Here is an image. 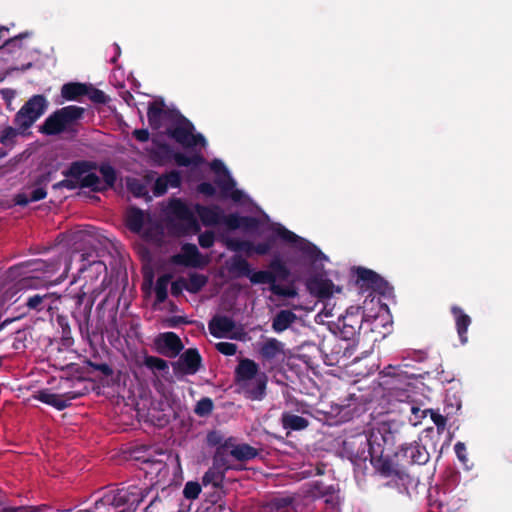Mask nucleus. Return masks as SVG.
<instances>
[{
  "label": "nucleus",
  "instance_id": "obj_1",
  "mask_svg": "<svg viewBox=\"0 0 512 512\" xmlns=\"http://www.w3.org/2000/svg\"><path fill=\"white\" fill-rule=\"evenodd\" d=\"M411 432L409 425L397 420L382 421L372 427L366 437L365 445L368 447L367 455L361 457L364 461L369 459L375 471L385 477L391 478L385 486L406 488L411 484L410 475L404 470L393 465L388 456H384L385 450H391L396 445L402 448Z\"/></svg>",
  "mask_w": 512,
  "mask_h": 512
},
{
  "label": "nucleus",
  "instance_id": "obj_2",
  "mask_svg": "<svg viewBox=\"0 0 512 512\" xmlns=\"http://www.w3.org/2000/svg\"><path fill=\"white\" fill-rule=\"evenodd\" d=\"M85 109L83 107L69 105L57 109L49 115L43 124L39 127V132L54 136L63 133L68 126L74 124L83 117Z\"/></svg>",
  "mask_w": 512,
  "mask_h": 512
},
{
  "label": "nucleus",
  "instance_id": "obj_3",
  "mask_svg": "<svg viewBox=\"0 0 512 512\" xmlns=\"http://www.w3.org/2000/svg\"><path fill=\"white\" fill-rule=\"evenodd\" d=\"M194 129L191 121L179 115L178 119L166 129L165 133L183 148L189 149L198 145L204 147L206 145L205 137L200 133L194 134Z\"/></svg>",
  "mask_w": 512,
  "mask_h": 512
},
{
  "label": "nucleus",
  "instance_id": "obj_4",
  "mask_svg": "<svg viewBox=\"0 0 512 512\" xmlns=\"http://www.w3.org/2000/svg\"><path fill=\"white\" fill-rule=\"evenodd\" d=\"M48 105L44 95H33L15 114L14 124L21 131L29 129L45 113Z\"/></svg>",
  "mask_w": 512,
  "mask_h": 512
},
{
  "label": "nucleus",
  "instance_id": "obj_5",
  "mask_svg": "<svg viewBox=\"0 0 512 512\" xmlns=\"http://www.w3.org/2000/svg\"><path fill=\"white\" fill-rule=\"evenodd\" d=\"M227 269L234 278L247 277L253 285L265 284L272 279L270 271H253L250 263L238 254L233 255L227 262Z\"/></svg>",
  "mask_w": 512,
  "mask_h": 512
},
{
  "label": "nucleus",
  "instance_id": "obj_6",
  "mask_svg": "<svg viewBox=\"0 0 512 512\" xmlns=\"http://www.w3.org/2000/svg\"><path fill=\"white\" fill-rule=\"evenodd\" d=\"M274 232L282 241L291 244L294 248L313 261L326 257L316 245L298 236L282 225H278L274 229Z\"/></svg>",
  "mask_w": 512,
  "mask_h": 512
},
{
  "label": "nucleus",
  "instance_id": "obj_7",
  "mask_svg": "<svg viewBox=\"0 0 512 512\" xmlns=\"http://www.w3.org/2000/svg\"><path fill=\"white\" fill-rule=\"evenodd\" d=\"M269 271L271 274V280L266 281L265 284H269L270 291L277 296L293 298L297 292L294 288L284 287L276 283L277 279L285 281L290 276V270L286 264L280 258H274L269 263Z\"/></svg>",
  "mask_w": 512,
  "mask_h": 512
},
{
  "label": "nucleus",
  "instance_id": "obj_8",
  "mask_svg": "<svg viewBox=\"0 0 512 512\" xmlns=\"http://www.w3.org/2000/svg\"><path fill=\"white\" fill-rule=\"evenodd\" d=\"M258 356L267 372H272L284 356V343L276 338H268L259 344Z\"/></svg>",
  "mask_w": 512,
  "mask_h": 512
},
{
  "label": "nucleus",
  "instance_id": "obj_9",
  "mask_svg": "<svg viewBox=\"0 0 512 512\" xmlns=\"http://www.w3.org/2000/svg\"><path fill=\"white\" fill-rule=\"evenodd\" d=\"M202 356L197 348H188L172 362L175 376L195 375L202 367Z\"/></svg>",
  "mask_w": 512,
  "mask_h": 512
},
{
  "label": "nucleus",
  "instance_id": "obj_10",
  "mask_svg": "<svg viewBox=\"0 0 512 512\" xmlns=\"http://www.w3.org/2000/svg\"><path fill=\"white\" fill-rule=\"evenodd\" d=\"M398 462L404 466L424 465L430 459V454L424 445L417 441L403 443L402 448L395 453Z\"/></svg>",
  "mask_w": 512,
  "mask_h": 512
},
{
  "label": "nucleus",
  "instance_id": "obj_11",
  "mask_svg": "<svg viewBox=\"0 0 512 512\" xmlns=\"http://www.w3.org/2000/svg\"><path fill=\"white\" fill-rule=\"evenodd\" d=\"M274 241L275 239L273 237H268L264 242L254 244L249 240L226 238L224 240V244L228 250L233 252H243L246 256L250 257L253 254L261 256L267 255L271 251Z\"/></svg>",
  "mask_w": 512,
  "mask_h": 512
},
{
  "label": "nucleus",
  "instance_id": "obj_12",
  "mask_svg": "<svg viewBox=\"0 0 512 512\" xmlns=\"http://www.w3.org/2000/svg\"><path fill=\"white\" fill-rule=\"evenodd\" d=\"M357 284L380 295L387 296L391 293L392 287L379 274L365 267L356 268Z\"/></svg>",
  "mask_w": 512,
  "mask_h": 512
},
{
  "label": "nucleus",
  "instance_id": "obj_13",
  "mask_svg": "<svg viewBox=\"0 0 512 512\" xmlns=\"http://www.w3.org/2000/svg\"><path fill=\"white\" fill-rule=\"evenodd\" d=\"M360 307H350L345 316L338 318L337 326L340 337L344 340H353L360 333L362 317L359 314Z\"/></svg>",
  "mask_w": 512,
  "mask_h": 512
},
{
  "label": "nucleus",
  "instance_id": "obj_14",
  "mask_svg": "<svg viewBox=\"0 0 512 512\" xmlns=\"http://www.w3.org/2000/svg\"><path fill=\"white\" fill-rule=\"evenodd\" d=\"M170 262L174 265L201 268L206 265L202 254L197 246L192 243H185L181 247V253L171 256Z\"/></svg>",
  "mask_w": 512,
  "mask_h": 512
},
{
  "label": "nucleus",
  "instance_id": "obj_15",
  "mask_svg": "<svg viewBox=\"0 0 512 512\" xmlns=\"http://www.w3.org/2000/svg\"><path fill=\"white\" fill-rule=\"evenodd\" d=\"M157 351L167 357H176L184 349L180 337L174 332L159 334L155 339Z\"/></svg>",
  "mask_w": 512,
  "mask_h": 512
},
{
  "label": "nucleus",
  "instance_id": "obj_16",
  "mask_svg": "<svg viewBox=\"0 0 512 512\" xmlns=\"http://www.w3.org/2000/svg\"><path fill=\"white\" fill-rule=\"evenodd\" d=\"M80 385H83L81 378L61 377L52 389L58 391L70 403L71 400L78 399L87 393L86 387L77 388Z\"/></svg>",
  "mask_w": 512,
  "mask_h": 512
},
{
  "label": "nucleus",
  "instance_id": "obj_17",
  "mask_svg": "<svg viewBox=\"0 0 512 512\" xmlns=\"http://www.w3.org/2000/svg\"><path fill=\"white\" fill-rule=\"evenodd\" d=\"M267 383L266 372H261L253 380L245 381L242 386L244 396L252 401H261L266 396Z\"/></svg>",
  "mask_w": 512,
  "mask_h": 512
},
{
  "label": "nucleus",
  "instance_id": "obj_18",
  "mask_svg": "<svg viewBox=\"0 0 512 512\" xmlns=\"http://www.w3.org/2000/svg\"><path fill=\"white\" fill-rule=\"evenodd\" d=\"M57 299L58 298L52 293L35 292L28 294L25 297L24 304L29 311H34L36 313L43 311L49 312L53 309V304Z\"/></svg>",
  "mask_w": 512,
  "mask_h": 512
},
{
  "label": "nucleus",
  "instance_id": "obj_19",
  "mask_svg": "<svg viewBox=\"0 0 512 512\" xmlns=\"http://www.w3.org/2000/svg\"><path fill=\"white\" fill-rule=\"evenodd\" d=\"M80 257L81 265L78 268V273L84 279H97L101 273L107 271L105 263L101 260H96L91 253H83Z\"/></svg>",
  "mask_w": 512,
  "mask_h": 512
},
{
  "label": "nucleus",
  "instance_id": "obj_20",
  "mask_svg": "<svg viewBox=\"0 0 512 512\" xmlns=\"http://www.w3.org/2000/svg\"><path fill=\"white\" fill-rule=\"evenodd\" d=\"M170 115V112L165 109V103L163 100H155L149 103L147 109V119L149 126L153 130H159L163 121L167 119Z\"/></svg>",
  "mask_w": 512,
  "mask_h": 512
},
{
  "label": "nucleus",
  "instance_id": "obj_21",
  "mask_svg": "<svg viewBox=\"0 0 512 512\" xmlns=\"http://www.w3.org/2000/svg\"><path fill=\"white\" fill-rule=\"evenodd\" d=\"M53 389H41L38 390L33 398L46 404L52 406L53 408L62 411L70 406V403L67 399H65L58 391H52Z\"/></svg>",
  "mask_w": 512,
  "mask_h": 512
},
{
  "label": "nucleus",
  "instance_id": "obj_22",
  "mask_svg": "<svg viewBox=\"0 0 512 512\" xmlns=\"http://www.w3.org/2000/svg\"><path fill=\"white\" fill-rule=\"evenodd\" d=\"M307 288L319 299H328L333 295L335 285L330 279L315 276L307 281Z\"/></svg>",
  "mask_w": 512,
  "mask_h": 512
},
{
  "label": "nucleus",
  "instance_id": "obj_23",
  "mask_svg": "<svg viewBox=\"0 0 512 512\" xmlns=\"http://www.w3.org/2000/svg\"><path fill=\"white\" fill-rule=\"evenodd\" d=\"M235 328V322L228 316H214L208 323L212 336L222 338Z\"/></svg>",
  "mask_w": 512,
  "mask_h": 512
},
{
  "label": "nucleus",
  "instance_id": "obj_24",
  "mask_svg": "<svg viewBox=\"0 0 512 512\" xmlns=\"http://www.w3.org/2000/svg\"><path fill=\"white\" fill-rule=\"evenodd\" d=\"M196 211L204 226H216L222 223L223 210L220 206H197Z\"/></svg>",
  "mask_w": 512,
  "mask_h": 512
},
{
  "label": "nucleus",
  "instance_id": "obj_25",
  "mask_svg": "<svg viewBox=\"0 0 512 512\" xmlns=\"http://www.w3.org/2000/svg\"><path fill=\"white\" fill-rule=\"evenodd\" d=\"M95 169H97L96 162L79 160L72 162L66 170L62 171V174L67 178H73L77 181H81V178L84 177L86 173Z\"/></svg>",
  "mask_w": 512,
  "mask_h": 512
},
{
  "label": "nucleus",
  "instance_id": "obj_26",
  "mask_svg": "<svg viewBox=\"0 0 512 512\" xmlns=\"http://www.w3.org/2000/svg\"><path fill=\"white\" fill-rule=\"evenodd\" d=\"M260 373L259 365L249 358L241 359L235 369L236 379L243 383L247 380H253Z\"/></svg>",
  "mask_w": 512,
  "mask_h": 512
},
{
  "label": "nucleus",
  "instance_id": "obj_27",
  "mask_svg": "<svg viewBox=\"0 0 512 512\" xmlns=\"http://www.w3.org/2000/svg\"><path fill=\"white\" fill-rule=\"evenodd\" d=\"M451 313L455 318L456 329L460 341L462 344H466L468 341L467 332L469 326L471 325V318L459 306H452Z\"/></svg>",
  "mask_w": 512,
  "mask_h": 512
},
{
  "label": "nucleus",
  "instance_id": "obj_28",
  "mask_svg": "<svg viewBox=\"0 0 512 512\" xmlns=\"http://www.w3.org/2000/svg\"><path fill=\"white\" fill-rule=\"evenodd\" d=\"M144 223L145 214L143 210L135 206H131L127 209L125 224L130 231L139 233L143 229Z\"/></svg>",
  "mask_w": 512,
  "mask_h": 512
},
{
  "label": "nucleus",
  "instance_id": "obj_29",
  "mask_svg": "<svg viewBox=\"0 0 512 512\" xmlns=\"http://www.w3.org/2000/svg\"><path fill=\"white\" fill-rule=\"evenodd\" d=\"M309 493L313 498H325L326 504L334 505L336 502V489L333 485H325L322 481H316L311 486Z\"/></svg>",
  "mask_w": 512,
  "mask_h": 512
},
{
  "label": "nucleus",
  "instance_id": "obj_30",
  "mask_svg": "<svg viewBox=\"0 0 512 512\" xmlns=\"http://www.w3.org/2000/svg\"><path fill=\"white\" fill-rule=\"evenodd\" d=\"M269 512H296L295 498L292 496H277L266 505Z\"/></svg>",
  "mask_w": 512,
  "mask_h": 512
},
{
  "label": "nucleus",
  "instance_id": "obj_31",
  "mask_svg": "<svg viewBox=\"0 0 512 512\" xmlns=\"http://www.w3.org/2000/svg\"><path fill=\"white\" fill-rule=\"evenodd\" d=\"M168 212L179 220L195 223V219L189 207L179 198H173L168 204Z\"/></svg>",
  "mask_w": 512,
  "mask_h": 512
},
{
  "label": "nucleus",
  "instance_id": "obj_32",
  "mask_svg": "<svg viewBox=\"0 0 512 512\" xmlns=\"http://www.w3.org/2000/svg\"><path fill=\"white\" fill-rule=\"evenodd\" d=\"M32 271L43 273L45 278H50L61 267V259L59 257L49 260L37 259L32 262Z\"/></svg>",
  "mask_w": 512,
  "mask_h": 512
},
{
  "label": "nucleus",
  "instance_id": "obj_33",
  "mask_svg": "<svg viewBox=\"0 0 512 512\" xmlns=\"http://www.w3.org/2000/svg\"><path fill=\"white\" fill-rule=\"evenodd\" d=\"M88 84L80 82L65 83L61 87V96L67 101H75L87 93Z\"/></svg>",
  "mask_w": 512,
  "mask_h": 512
},
{
  "label": "nucleus",
  "instance_id": "obj_34",
  "mask_svg": "<svg viewBox=\"0 0 512 512\" xmlns=\"http://www.w3.org/2000/svg\"><path fill=\"white\" fill-rule=\"evenodd\" d=\"M297 319V316L291 310H280L272 320V329L281 333L288 329Z\"/></svg>",
  "mask_w": 512,
  "mask_h": 512
},
{
  "label": "nucleus",
  "instance_id": "obj_35",
  "mask_svg": "<svg viewBox=\"0 0 512 512\" xmlns=\"http://www.w3.org/2000/svg\"><path fill=\"white\" fill-rule=\"evenodd\" d=\"M212 169L217 173L223 172L225 174L226 178L217 180L216 184L220 188L222 196H227L228 192L236 185L234 179L230 176L228 170L220 160H214L212 162Z\"/></svg>",
  "mask_w": 512,
  "mask_h": 512
},
{
  "label": "nucleus",
  "instance_id": "obj_36",
  "mask_svg": "<svg viewBox=\"0 0 512 512\" xmlns=\"http://www.w3.org/2000/svg\"><path fill=\"white\" fill-rule=\"evenodd\" d=\"M281 422L285 429H290L293 431L304 430L309 425V421L306 418L288 412L282 414Z\"/></svg>",
  "mask_w": 512,
  "mask_h": 512
},
{
  "label": "nucleus",
  "instance_id": "obj_37",
  "mask_svg": "<svg viewBox=\"0 0 512 512\" xmlns=\"http://www.w3.org/2000/svg\"><path fill=\"white\" fill-rule=\"evenodd\" d=\"M259 454L258 450L249 444L242 443L233 446V449L229 450V455L238 461H248L254 459Z\"/></svg>",
  "mask_w": 512,
  "mask_h": 512
},
{
  "label": "nucleus",
  "instance_id": "obj_38",
  "mask_svg": "<svg viewBox=\"0 0 512 512\" xmlns=\"http://www.w3.org/2000/svg\"><path fill=\"white\" fill-rule=\"evenodd\" d=\"M32 36V32L26 31L20 33L14 37H9L4 40L3 44L0 48H4L9 53H16L23 49H27V47L23 44V40Z\"/></svg>",
  "mask_w": 512,
  "mask_h": 512
},
{
  "label": "nucleus",
  "instance_id": "obj_39",
  "mask_svg": "<svg viewBox=\"0 0 512 512\" xmlns=\"http://www.w3.org/2000/svg\"><path fill=\"white\" fill-rule=\"evenodd\" d=\"M226 471H223L212 465L202 477V483L204 486L211 484L215 488L222 487L225 479Z\"/></svg>",
  "mask_w": 512,
  "mask_h": 512
},
{
  "label": "nucleus",
  "instance_id": "obj_40",
  "mask_svg": "<svg viewBox=\"0 0 512 512\" xmlns=\"http://www.w3.org/2000/svg\"><path fill=\"white\" fill-rule=\"evenodd\" d=\"M74 299L78 307H81L84 304L82 311V319H77L79 326L81 327L82 323L88 324L94 302L91 299H87L86 292L77 293L74 296Z\"/></svg>",
  "mask_w": 512,
  "mask_h": 512
},
{
  "label": "nucleus",
  "instance_id": "obj_41",
  "mask_svg": "<svg viewBox=\"0 0 512 512\" xmlns=\"http://www.w3.org/2000/svg\"><path fill=\"white\" fill-rule=\"evenodd\" d=\"M172 275L167 273L158 277L155 285V298L157 303H163L168 297V285Z\"/></svg>",
  "mask_w": 512,
  "mask_h": 512
},
{
  "label": "nucleus",
  "instance_id": "obj_42",
  "mask_svg": "<svg viewBox=\"0 0 512 512\" xmlns=\"http://www.w3.org/2000/svg\"><path fill=\"white\" fill-rule=\"evenodd\" d=\"M175 163L180 167H189V166H200L204 163V157L196 153L192 156H187L184 153L176 152L173 155Z\"/></svg>",
  "mask_w": 512,
  "mask_h": 512
},
{
  "label": "nucleus",
  "instance_id": "obj_43",
  "mask_svg": "<svg viewBox=\"0 0 512 512\" xmlns=\"http://www.w3.org/2000/svg\"><path fill=\"white\" fill-rule=\"evenodd\" d=\"M207 282V276L192 272L189 274L188 281L186 280V290L192 294L198 293L207 284Z\"/></svg>",
  "mask_w": 512,
  "mask_h": 512
},
{
  "label": "nucleus",
  "instance_id": "obj_44",
  "mask_svg": "<svg viewBox=\"0 0 512 512\" xmlns=\"http://www.w3.org/2000/svg\"><path fill=\"white\" fill-rule=\"evenodd\" d=\"M100 174L103 178V187H105V190L108 188L114 187L116 181H117V173L115 168L110 165L109 163H103L99 167L97 166Z\"/></svg>",
  "mask_w": 512,
  "mask_h": 512
},
{
  "label": "nucleus",
  "instance_id": "obj_45",
  "mask_svg": "<svg viewBox=\"0 0 512 512\" xmlns=\"http://www.w3.org/2000/svg\"><path fill=\"white\" fill-rule=\"evenodd\" d=\"M47 182H49V174L40 175L35 181V185L37 187L32 189L29 194V200L36 202L46 198L47 191L45 187H42V185H45Z\"/></svg>",
  "mask_w": 512,
  "mask_h": 512
},
{
  "label": "nucleus",
  "instance_id": "obj_46",
  "mask_svg": "<svg viewBox=\"0 0 512 512\" xmlns=\"http://www.w3.org/2000/svg\"><path fill=\"white\" fill-rule=\"evenodd\" d=\"M80 188H90L93 192H104L105 187L95 173L88 172L84 177L79 181Z\"/></svg>",
  "mask_w": 512,
  "mask_h": 512
},
{
  "label": "nucleus",
  "instance_id": "obj_47",
  "mask_svg": "<svg viewBox=\"0 0 512 512\" xmlns=\"http://www.w3.org/2000/svg\"><path fill=\"white\" fill-rule=\"evenodd\" d=\"M146 494H147V492L144 493L143 491H140L139 494L131 493L128 496H126V495L119 496L118 497V504L120 502L129 504V507H128L127 511H121V512H135V510L138 508L140 503L146 497Z\"/></svg>",
  "mask_w": 512,
  "mask_h": 512
},
{
  "label": "nucleus",
  "instance_id": "obj_48",
  "mask_svg": "<svg viewBox=\"0 0 512 512\" xmlns=\"http://www.w3.org/2000/svg\"><path fill=\"white\" fill-rule=\"evenodd\" d=\"M214 410V402L209 397H203L197 401L194 413L199 417H208Z\"/></svg>",
  "mask_w": 512,
  "mask_h": 512
},
{
  "label": "nucleus",
  "instance_id": "obj_49",
  "mask_svg": "<svg viewBox=\"0 0 512 512\" xmlns=\"http://www.w3.org/2000/svg\"><path fill=\"white\" fill-rule=\"evenodd\" d=\"M143 364L145 367H147L148 369H150L153 372L167 371L169 368L166 360L156 357V356H151V355H146L144 357Z\"/></svg>",
  "mask_w": 512,
  "mask_h": 512
},
{
  "label": "nucleus",
  "instance_id": "obj_50",
  "mask_svg": "<svg viewBox=\"0 0 512 512\" xmlns=\"http://www.w3.org/2000/svg\"><path fill=\"white\" fill-rule=\"evenodd\" d=\"M228 452L223 451V448H216L212 459V465L223 470L228 471L230 469H234L228 462Z\"/></svg>",
  "mask_w": 512,
  "mask_h": 512
},
{
  "label": "nucleus",
  "instance_id": "obj_51",
  "mask_svg": "<svg viewBox=\"0 0 512 512\" xmlns=\"http://www.w3.org/2000/svg\"><path fill=\"white\" fill-rule=\"evenodd\" d=\"M85 96L95 104H106L109 101V97L102 90L93 87L91 84H88Z\"/></svg>",
  "mask_w": 512,
  "mask_h": 512
},
{
  "label": "nucleus",
  "instance_id": "obj_52",
  "mask_svg": "<svg viewBox=\"0 0 512 512\" xmlns=\"http://www.w3.org/2000/svg\"><path fill=\"white\" fill-rule=\"evenodd\" d=\"M18 128L6 126L0 132V143L4 146H12L15 143V138L18 135Z\"/></svg>",
  "mask_w": 512,
  "mask_h": 512
},
{
  "label": "nucleus",
  "instance_id": "obj_53",
  "mask_svg": "<svg viewBox=\"0 0 512 512\" xmlns=\"http://www.w3.org/2000/svg\"><path fill=\"white\" fill-rule=\"evenodd\" d=\"M241 220L242 216L237 213L223 214L221 224H224L229 230H237L241 228Z\"/></svg>",
  "mask_w": 512,
  "mask_h": 512
},
{
  "label": "nucleus",
  "instance_id": "obj_54",
  "mask_svg": "<svg viewBox=\"0 0 512 512\" xmlns=\"http://www.w3.org/2000/svg\"><path fill=\"white\" fill-rule=\"evenodd\" d=\"M201 492V486L198 482L189 481L185 484L183 495L186 499H196Z\"/></svg>",
  "mask_w": 512,
  "mask_h": 512
},
{
  "label": "nucleus",
  "instance_id": "obj_55",
  "mask_svg": "<svg viewBox=\"0 0 512 512\" xmlns=\"http://www.w3.org/2000/svg\"><path fill=\"white\" fill-rule=\"evenodd\" d=\"M199 245L204 249H209L214 245L215 234L213 231L206 230L198 237Z\"/></svg>",
  "mask_w": 512,
  "mask_h": 512
},
{
  "label": "nucleus",
  "instance_id": "obj_56",
  "mask_svg": "<svg viewBox=\"0 0 512 512\" xmlns=\"http://www.w3.org/2000/svg\"><path fill=\"white\" fill-rule=\"evenodd\" d=\"M260 221L258 218L253 216H242L241 228L244 231H255L259 228Z\"/></svg>",
  "mask_w": 512,
  "mask_h": 512
},
{
  "label": "nucleus",
  "instance_id": "obj_57",
  "mask_svg": "<svg viewBox=\"0 0 512 512\" xmlns=\"http://www.w3.org/2000/svg\"><path fill=\"white\" fill-rule=\"evenodd\" d=\"M86 363L88 367L92 368L95 371H99L105 377H110L113 375V369L107 363H95L92 362L91 360H88Z\"/></svg>",
  "mask_w": 512,
  "mask_h": 512
},
{
  "label": "nucleus",
  "instance_id": "obj_58",
  "mask_svg": "<svg viewBox=\"0 0 512 512\" xmlns=\"http://www.w3.org/2000/svg\"><path fill=\"white\" fill-rule=\"evenodd\" d=\"M215 347L218 352L226 356H233L237 352V345L231 342H219Z\"/></svg>",
  "mask_w": 512,
  "mask_h": 512
},
{
  "label": "nucleus",
  "instance_id": "obj_59",
  "mask_svg": "<svg viewBox=\"0 0 512 512\" xmlns=\"http://www.w3.org/2000/svg\"><path fill=\"white\" fill-rule=\"evenodd\" d=\"M80 188L79 181L73 179V178H67L63 179L55 184H53L52 188L53 190H59L62 188H66L68 190H74L76 188Z\"/></svg>",
  "mask_w": 512,
  "mask_h": 512
},
{
  "label": "nucleus",
  "instance_id": "obj_60",
  "mask_svg": "<svg viewBox=\"0 0 512 512\" xmlns=\"http://www.w3.org/2000/svg\"><path fill=\"white\" fill-rule=\"evenodd\" d=\"M167 181L168 187L178 188L181 185V174L180 172L173 170L163 175Z\"/></svg>",
  "mask_w": 512,
  "mask_h": 512
},
{
  "label": "nucleus",
  "instance_id": "obj_61",
  "mask_svg": "<svg viewBox=\"0 0 512 512\" xmlns=\"http://www.w3.org/2000/svg\"><path fill=\"white\" fill-rule=\"evenodd\" d=\"M224 440V436L220 431L213 430L208 432L206 441L209 446L219 447Z\"/></svg>",
  "mask_w": 512,
  "mask_h": 512
},
{
  "label": "nucleus",
  "instance_id": "obj_62",
  "mask_svg": "<svg viewBox=\"0 0 512 512\" xmlns=\"http://www.w3.org/2000/svg\"><path fill=\"white\" fill-rule=\"evenodd\" d=\"M168 184L164 176L158 177L153 185V193L155 196H162L167 192Z\"/></svg>",
  "mask_w": 512,
  "mask_h": 512
},
{
  "label": "nucleus",
  "instance_id": "obj_63",
  "mask_svg": "<svg viewBox=\"0 0 512 512\" xmlns=\"http://www.w3.org/2000/svg\"><path fill=\"white\" fill-rule=\"evenodd\" d=\"M184 289L186 290V279L183 277L178 278L171 284V294L174 297H179Z\"/></svg>",
  "mask_w": 512,
  "mask_h": 512
},
{
  "label": "nucleus",
  "instance_id": "obj_64",
  "mask_svg": "<svg viewBox=\"0 0 512 512\" xmlns=\"http://www.w3.org/2000/svg\"><path fill=\"white\" fill-rule=\"evenodd\" d=\"M197 191L207 197H213L216 194V189L210 182H201L198 184Z\"/></svg>",
  "mask_w": 512,
  "mask_h": 512
}]
</instances>
